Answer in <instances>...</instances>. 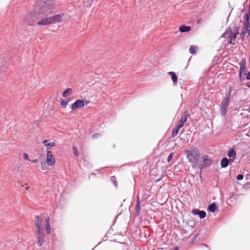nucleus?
<instances>
[{
    "instance_id": "1",
    "label": "nucleus",
    "mask_w": 250,
    "mask_h": 250,
    "mask_svg": "<svg viewBox=\"0 0 250 250\" xmlns=\"http://www.w3.org/2000/svg\"><path fill=\"white\" fill-rule=\"evenodd\" d=\"M50 219L49 217L45 218L44 220L39 216L36 217L35 220V226L36 229V237L37 243L39 246H42L44 242L45 235L43 232L44 229L46 231L47 234L51 232L50 225Z\"/></svg>"
},
{
    "instance_id": "2",
    "label": "nucleus",
    "mask_w": 250,
    "mask_h": 250,
    "mask_svg": "<svg viewBox=\"0 0 250 250\" xmlns=\"http://www.w3.org/2000/svg\"><path fill=\"white\" fill-rule=\"evenodd\" d=\"M53 6L51 2L38 0L34 7L35 14L37 15L46 16L53 12Z\"/></svg>"
},
{
    "instance_id": "3",
    "label": "nucleus",
    "mask_w": 250,
    "mask_h": 250,
    "mask_svg": "<svg viewBox=\"0 0 250 250\" xmlns=\"http://www.w3.org/2000/svg\"><path fill=\"white\" fill-rule=\"evenodd\" d=\"M238 33V29L236 27H234L233 30H228L225 32L221 37L228 39L230 43H233L236 40V35Z\"/></svg>"
},
{
    "instance_id": "4",
    "label": "nucleus",
    "mask_w": 250,
    "mask_h": 250,
    "mask_svg": "<svg viewBox=\"0 0 250 250\" xmlns=\"http://www.w3.org/2000/svg\"><path fill=\"white\" fill-rule=\"evenodd\" d=\"M185 152L188 154L187 159L190 162L196 164L199 158L197 149L193 148L190 150H186Z\"/></svg>"
},
{
    "instance_id": "5",
    "label": "nucleus",
    "mask_w": 250,
    "mask_h": 250,
    "mask_svg": "<svg viewBox=\"0 0 250 250\" xmlns=\"http://www.w3.org/2000/svg\"><path fill=\"white\" fill-rule=\"evenodd\" d=\"M230 93L229 92L228 96L223 100L220 104V113L222 116H225L227 112V110L229 105L230 101Z\"/></svg>"
},
{
    "instance_id": "6",
    "label": "nucleus",
    "mask_w": 250,
    "mask_h": 250,
    "mask_svg": "<svg viewBox=\"0 0 250 250\" xmlns=\"http://www.w3.org/2000/svg\"><path fill=\"white\" fill-rule=\"evenodd\" d=\"M244 29L241 33V37L243 38L246 32L250 37V16H246L244 22Z\"/></svg>"
},
{
    "instance_id": "7",
    "label": "nucleus",
    "mask_w": 250,
    "mask_h": 250,
    "mask_svg": "<svg viewBox=\"0 0 250 250\" xmlns=\"http://www.w3.org/2000/svg\"><path fill=\"white\" fill-rule=\"evenodd\" d=\"M50 19L51 23L54 24L66 21L67 18L64 14H61L50 17Z\"/></svg>"
},
{
    "instance_id": "8",
    "label": "nucleus",
    "mask_w": 250,
    "mask_h": 250,
    "mask_svg": "<svg viewBox=\"0 0 250 250\" xmlns=\"http://www.w3.org/2000/svg\"><path fill=\"white\" fill-rule=\"evenodd\" d=\"M45 161L49 166L53 167L55 165L56 162L55 157L52 151H46Z\"/></svg>"
},
{
    "instance_id": "9",
    "label": "nucleus",
    "mask_w": 250,
    "mask_h": 250,
    "mask_svg": "<svg viewBox=\"0 0 250 250\" xmlns=\"http://www.w3.org/2000/svg\"><path fill=\"white\" fill-rule=\"evenodd\" d=\"M42 143L45 147L46 151H50V149L53 148L56 145L55 141H52L50 140H44Z\"/></svg>"
},
{
    "instance_id": "10",
    "label": "nucleus",
    "mask_w": 250,
    "mask_h": 250,
    "mask_svg": "<svg viewBox=\"0 0 250 250\" xmlns=\"http://www.w3.org/2000/svg\"><path fill=\"white\" fill-rule=\"evenodd\" d=\"M84 102L82 100H78L74 103L72 104L71 108L72 110L80 109L84 106Z\"/></svg>"
},
{
    "instance_id": "11",
    "label": "nucleus",
    "mask_w": 250,
    "mask_h": 250,
    "mask_svg": "<svg viewBox=\"0 0 250 250\" xmlns=\"http://www.w3.org/2000/svg\"><path fill=\"white\" fill-rule=\"evenodd\" d=\"M203 163L200 165L201 168H203L209 166L211 164V160L207 156L202 157Z\"/></svg>"
},
{
    "instance_id": "12",
    "label": "nucleus",
    "mask_w": 250,
    "mask_h": 250,
    "mask_svg": "<svg viewBox=\"0 0 250 250\" xmlns=\"http://www.w3.org/2000/svg\"><path fill=\"white\" fill-rule=\"evenodd\" d=\"M188 116V114L185 112L183 116L181 117V118L179 122L178 123L177 126L179 128H181L184 125V124L186 122L187 120V117Z\"/></svg>"
},
{
    "instance_id": "13",
    "label": "nucleus",
    "mask_w": 250,
    "mask_h": 250,
    "mask_svg": "<svg viewBox=\"0 0 250 250\" xmlns=\"http://www.w3.org/2000/svg\"><path fill=\"white\" fill-rule=\"evenodd\" d=\"M192 212L194 215H199L200 219H203L206 216V213L204 211L199 210L198 209H193Z\"/></svg>"
},
{
    "instance_id": "14",
    "label": "nucleus",
    "mask_w": 250,
    "mask_h": 250,
    "mask_svg": "<svg viewBox=\"0 0 250 250\" xmlns=\"http://www.w3.org/2000/svg\"><path fill=\"white\" fill-rule=\"evenodd\" d=\"M50 24L51 23L50 21V17L43 18L41 20V21L37 22V24L38 25H46Z\"/></svg>"
},
{
    "instance_id": "15",
    "label": "nucleus",
    "mask_w": 250,
    "mask_h": 250,
    "mask_svg": "<svg viewBox=\"0 0 250 250\" xmlns=\"http://www.w3.org/2000/svg\"><path fill=\"white\" fill-rule=\"evenodd\" d=\"M246 71V60L242 59L240 63V74L241 75L242 73H245Z\"/></svg>"
},
{
    "instance_id": "16",
    "label": "nucleus",
    "mask_w": 250,
    "mask_h": 250,
    "mask_svg": "<svg viewBox=\"0 0 250 250\" xmlns=\"http://www.w3.org/2000/svg\"><path fill=\"white\" fill-rule=\"evenodd\" d=\"M236 152L234 149H231L229 151L228 155L229 158V160L231 162H233V161L234 160L236 157Z\"/></svg>"
},
{
    "instance_id": "17",
    "label": "nucleus",
    "mask_w": 250,
    "mask_h": 250,
    "mask_svg": "<svg viewBox=\"0 0 250 250\" xmlns=\"http://www.w3.org/2000/svg\"><path fill=\"white\" fill-rule=\"evenodd\" d=\"M217 209V207L214 203L209 205L208 207V210L211 212H214Z\"/></svg>"
},
{
    "instance_id": "18",
    "label": "nucleus",
    "mask_w": 250,
    "mask_h": 250,
    "mask_svg": "<svg viewBox=\"0 0 250 250\" xmlns=\"http://www.w3.org/2000/svg\"><path fill=\"white\" fill-rule=\"evenodd\" d=\"M168 74L171 76V80L173 83L174 84H175L177 82V77L175 73L173 72H169Z\"/></svg>"
},
{
    "instance_id": "19",
    "label": "nucleus",
    "mask_w": 250,
    "mask_h": 250,
    "mask_svg": "<svg viewBox=\"0 0 250 250\" xmlns=\"http://www.w3.org/2000/svg\"><path fill=\"white\" fill-rule=\"evenodd\" d=\"M229 164V160L227 158H223L221 162V165L222 167H226Z\"/></svg>"
},
{
    "instance_id": "20",
    "label": "nucleus",
    "mask_w": 250,
    "mask_h": 250,
    "mask_svg": "<svg viewBox=\"0 0 250 250\" xmlns=\"http://www.w3.org/2000/svg\"><path fill=\"white\" fill-rule=\"evenodd\" d=\"M190 30V27L188 26L183 25L180 27L179 30L181 32H186Z\"/></svg>"
},
{
    "instance_id": "21",
    "label": "nucleus",
    "mask_w": 250,
    "mask_h": 250,
    "mask_svg": "<svg viewBox=\"0 0 250 250\" xmlns=\"http://www.w3.org/2000/svg\"><path fill=\"white\" fill-rule=\"evenodd\" d=\"M72 93V89L71 88H67L66 89L63 93V96L64 97H66L69 96Z\"/></svg>"
},
{
    "instance_id": "22",
    "label": "nucleus",
    "mask_w": 250,
    "mask_h": 250,
    "mask_svg": "<svg viewBox=\"0 0 250 250\" xmlns=\"http://www.w3.org/2000/svg\"><path fill=\"white\" fill-rule=\"evenodd\" d=\"M197 47L196 46L191 45L189 48V52L191 54H194L196 53Z\"/></svg>"
},
{
    "instance_id": "23",
    "label": "nucleus",
    "mask_w": 250,
    "mask_h": 250,
    "mask_svg": "<svg viewBox=\"0 0 250 250\" xmlns=\"http://www.w3.org/2000/svg\"><path fill=\"white\" fill-rule=\"evenodd\" d=\"M180 128H179L177 126H176V128L173 130L172 132V136H174L178 134L179 130Z\"/></svg>"
},
{
    "instance_id": "24",
    "label": "nucleus",
    "mask_w": 250,
    "mask_h": 250,
    "mask_svg": "<svg viewBox=\"0 0 250 250\" xmlns=\"http://www.w3.org/2000/svg\"><path fill=\"white\" fill-rule=\"evenodd\" d=\"M135 209L136 212L138 213L140 211V202L139 201V198L138 197L137 203L135 207Z\"/></svg>"
},
{
    "instance_id": "25",
    "label": "nucleus",
    "mask_w": 250,
    "mask_h": 250,
    "mask_svg": "<svg viewBox=\"0 0 250 250\" xmlns=\"http://www.w3.org/2000/svg\"><path fill=\"white\" fill-rule=\"evenodd\" d=\"M68 103V101H65L62 100L61 102V104L63 107H65L67 106Z\"/></svg>"
},
{
    "instance_id": "26",
    "label": "nucleus",
    "mask_w": 250,
    "mask_h": 250,
    "mask_svg": "<svg viewBox=\"0 0 250 250\" xmlns=\"http://www.w3.org/2000/svg\"><path fill=\"white\" fill-rule=\"evenodd\" d=\"M72 149H73V153H74V155L76 156H78L79 155V153H78V149L76 148V147L75 146H73L72 148Z\"/></svg>"
},
{
    "instance_id": "27",
    "label": "nucleus",
    "mask_w": 250,
    "mask_h": 250,
    "mask_svg": "<svg viewBox=\"0 0 250 250\" xmlns=\"http://www.w3.org/2000/svg\"><path fill=\"white\" fill-rule=\"evenodd\" d=\"M41 166L42 170L47 169V167L46 166L45 163L44 162H42L41 163Z\"/></svg>"
},
{
    "instance_id": "28",
    "label": "nucleus",
    "mask_w": 250,
    "mask_h": 250,
    "mask_svg": "<svg viewBox=\"0 0 250 250\" xmlns=\"http://www.w3.org/2000/svg\"><path fill=\"white\" fill-rule=\"evenodd\" d=\"M23 158L24 160H28L29 161H31V160L29 158V156L26 153H24L23 154Z\"/></svg>"
},
{
    "instance_id": "29",
    "label": "nucleus",
    "mask_w": 250,
    "mask_h": 250,
    "mask_svg": "<svg viewBox=\"0 0 250 250\" xmlns=\"http://www.w3.org/2000/svg\"><path fill=\"white\" fill-rule=\"evenodd\" d=\"M173 156V153H170L169 156L167 157V162H170V160L172 159Z\"/></svg>"
},
{
    "instance_id": "30",
    "label": "nucleus",
    "mask_w": 250,
    "mask_h": 250,
    "mask_svg": "<svg viewBox=\"0 0 250 250\" xmlns=\"http://www.w3.org/2000/svg\"><path fill=\"white\" fill-rule=\"evenodd\" d=\"M243 177H244V176L242 174H239L237 176L236 179L238 180H241L243 179Z\"/></svg>"
},
{
    "instance_id": "31",
    "label": "nucleus",
    "mask_w": 250,
    "mask_h": 250,
    "mask_svg": "<svg viewBox=\"0 0 250 250\" xmlns=\"http://www.w3.org/2000/svg\"><path fill=\"white\" fill-rule=\"evenodd\" d=\"M100 136V134H98V133H97V134H93L92 136V137L93 138H97L99 136Z\"/></svg>"
},
{
    "instance_id": "32",
    "label": "nucleus",
    "mask_w": 250,
    "mask_h": 250,
    "mask_svg": "<svg viewBox=\"0 0 250 250\" xmlns=\"http://www.w3.org/2000/svg\"><path fill=\"white\" fill-rule=\"evenodd\" d=\"M27 19H28V16H26L25 18V21L27 23H28L29 24H32V23L31 22H29V21H27Z\"/></svg>"
},
{
    "instance_id": "33",
    "label": "nucleus",
    "mask_w": 250,
    "mask_h": 250,
    "mask_svg": "<svg viewBox=\"0 0 250 250\" xmlns=\"http://www.w3.org/2000/svg\"><path fill=\"white\" fill-rule=\"evenodd\" d=\"M247 79L250 80V71L248 73L247 76Z\"/></svg>"
},
{
    "instance_id": "34",
    "label": "nucleus",
    "mask_w": 250,
    "mask_h": 250,
    "mask_svg": "<svg viewBox=\"0 0 250 250\" xmlns=\"http://www.w3.org/2000/svg\"><path fill=\"white\" fill-rule=\"evenodd\" d=\"M30 162H32L33 163H37L38 162V159H35V160H32V161L31 160Z\"/></svg>"
},
{
    "instance_id": "35",
    "label": "nucleus",
    "mask_w": 250,
    "mask_h": 250,
    "mask_svg": "<svg viewBox=\"0 0 250 250\" xmlns=\"http://www.w3.org/2000/svg\"><path fill=\"white\" fill-rule=\"evenodd\" d=\"M201 21H202L201 19L198 20V21H197V23H200L201 22Z\"/></svg>"
},
{
    "instance_id": "36",
    "label": "nucleus",
    "mask_w": 250,
    "mask_h": 250,
    "mask_svg": "<svg viewBox=\"0 0 250 250\" xmlns=\"http://www.w3.org/2000/svg\"><path fill=\"white\" fill-rule=\"evenodd\" d=\"M114 184L115 186H117V182L116 181H113Z\"/></svg>"
},
{
    "instance_id": "37",
    "label": "nucleus",
    "mask_w": 250,
    "mask_h": 250,
    "mask_svg": "<svg viewBox=\"0 0 250 250\" xmlns=\"http://www.w3.org/2000/svg\"><path fill=\"white\" fill-rule=\"evenodd\" d=\"M29 188H30V187H27V188H26V189H27V190H29Z\"/></svg>"
},
{
    "instance_id": "38",
    "label": "nucleus",
    "mask_w": 250,
    "mask_h": 250,
    "mask_svg": "<svg viewBox=\"0 0 250 250\" xmlns=\"http://www.w3.org/2000/svg\"><path fill=\"white\" fill-rule=\"evenodd\" d=\"M248 111H249V112H250V107H249V109Z\"/></svg>"
}]
</instances>
